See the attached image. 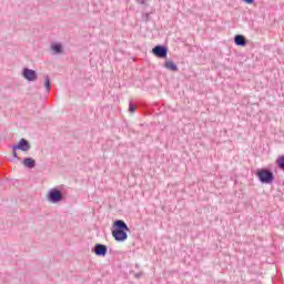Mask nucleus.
<instances>
[{
    "mask_svg": "<svg viewBox=\"0 0 284 284\" xmlns=\"http://www.w3.org/2000/svg\"><path fill=\"white\" fill-rule=\"evenodd\" d=\"M91 252L95 254V256L103 257L108 255V246L105 244L97 243Z\"/></svg>",
    "mask_w": 284,
    "mask_h": 284,
    "instance_id": "nucleus-5",
    "label": "nucleus"
},
{
    "mask_svg": "<svg viewBox=\"0 0 284 284\" xmlns=\"http://www.w3.org/2000/svg\"><path fill=\"white\" fill-rule=\"evenodd\" d=\"M128 232H130V227L123 220H116L113 222L112 236L114 241L118 243H124L128 241Z\"/></svg>",
    "mask_w": 284,
    "mask_h": 284,
    "instance_id": "nucleus-1",
    "label": "nucleus"
},
{
    "mask_svg": "<svg viewBox=\"0 0 284 284\" xmlns=\"http://www.w3.org/2000/svg\"><path fill=\"white\" fill-rule=\"evenodd\" d=\"M12 150H13V156L16 159H19V154H17V150H21V152H28V150H30V143H28L26 139H21L18 145H14Z\"/></svg>",
    "mask_w": 284,
    "mask_h": 284,
    "instance_id": "nucleus-4",
    "label": "nucleus"
},
{
    "mask_svg": "<svg viewBox=\"0 0 284 284\" xmlns=\"http://www.w3.org/2000/svg\"><path fill=\"white\" fill-rule=\"evenodd\" d=\"M22 74L27 81H37V71L32 69H24Z\"/></svg>",
    "mask_w": 284,
    "mask_h": 284,
    "instance_id": "nucleus-7",
    "label": "nucleus"
},
{
    "mask_svg": "<svg viewBox=\"0 0 284 284\" xmlns=\"http://www.w3.org/2000/svg\"><path fill=\"white\" fill-rule=\"evenodd\" d=\"M47 199L51 203H59V201H63V193H61V191H59L58 189H52L51 191H49Z\"/></svg>",
    "mask_w": 284,
    "mask_h": 284,
    "instance_id": "nucleus-3",
    "label": "nucleus"
},
{
    "mask_svg": "<svg viewBox=\"0 0 284 284\" xmlns=\"http://www.w3.org/2000/svg\"><path fill=\"white\" fill-rule=\"evenodd\" d=\"M245 3L252 4L254 3V0H245Z\"/></svg>",
    "mask_w": 284,
    "mask_h": 284,
    "instance_id": "nucleus-16",
    "label": "nucleus"
},
{
    "mask_svg": "<svg viewBox=\"0 0 284 284\" xmlns=\"http://www.w3.org/2000/svg\"><path fill=\"white\" fill-rule=\"evenodd\" d=\"M139 3H142L143 6H146L148 0H138Z\"/></svg>",
    "mask_w": 284,
    "mask_h": 284,
    "instance_id": "nucleus-14",
    "label": "nucleus"
},
{
    "mask_svg": "<svg viewBox=\"0 0 284 284\" xmlns=\"http://www.w3.org/2000/svg\"><path fill=\"white\" fill-rule=\"evenodd\" d=\"M164 68H166V70H171V72H176V70H179V67H176L172 60L165 61Z\"/></svg>",
    "mask_w": 284,
    "mask_h": 284,
    "instance_id": "nucleus-9",
    "label": "nucleus"
},
{
    "mask_svg": "<svg viewBox=\"0 0 284 284\" xmlns=\"http://www.w3.org/2000/svg\"><path fill=\"white\" fill-rule=\"evenodd\" d=\"M256 176L260 179L261 183H272V181H274V173L265 169L258 170Z\"/></svg>",
    "mask_w": 284,
    "mask_h": 284,
    "instance_id": "nucleus-2",
    "label": "nucleus"
},
{
    "mask_svg": "<svg viewBox=\"0 0 284 284\" xmlns=\"http://www.w3.org/2000/svg\"><path fill=\"white\" fill-rule=\"evenodd\" d=\"M234 41H235V45H242V47L247 45V40L242 34L235 36Z\"/></svg>",
    "mask_w": 284,
    "mask_h": 284,
    "instance_id": "nucleus-8",
    "label": "nucleus"
},
{
    "mask_svg": "<svg viewBox=\"0 0 284 284\" xmlns=\"http://www.w3.org/2000/svg\"><path fill=\"white\" fill-rule=\"evenodd\" d=\"M141 276H143V273L135 274V278H141Z\"/></svg>",
    "mask_w": 284,
    "mask_h": 284,
    "instance_id": "nucleus-15",
    "label": "nucleus"
},
{
    "mask_svg": "<svg viewBox=\"0 0 284 284\" xmlns=\"http://www.w3.org/2000/svg\"><path fill=\"white\" fill-rule=\"evenodd\" d=\"M153 54L159 59H165V57H168V49L165 47L156 45L153 48Z\"/></svg>",
    "mask_w": 284,
    "mask_h": 284,
    "instance_id": "nucleus-6",
    "label": "nucleus"
},
{
    "mask_svg": "<svg viewBox=\"0 0 284 284\" xmlns=\"http://www.w3.org/2000/svg\"><path fill=\"white\" fill-rule=\"evenodd\" d=\"M51 50H53V52H55L57 54H61V52H63V49L60 43L51 44Z\"/></svg>",
    "mask_w": 284,
    "mask_h": 284,
    "instance_id": "nucleus-10",
    "label": "nucleus"
},
{
    "mask_svg": "<svg viewBox=\"0 0 284 284\" xmlns=\"http://www.w3.org/2000/svg\"><path fill=\"white\" fill-rule=\"evenodd\" d=\"M129 110H130V112H135L136 106H134L133 104H131V105L129 106Z\"/></svg>",
    "mask_w": 284,
    "mask_h": 284,
    "instance_id": "nucleus-13",
    "label": "nucleus"
},
{
    "mask_svg": "<svg viewBox=\"0 0 284 284\" xmlns=\"http://www.w3.org/2000/svg\"><path fill=\"white\" fill-rule=\"evenodd\" d=\"M44 88L47 89V92H50L51 84H50V78L49 77L44 78Z\"/></svg>",
    "mask_w": 284,
    "mask_h": 284,
    "instance_id": "nucleus-12",
    "label": "nucleus"
},
{
    "mask_svg": "<svg viewBox=\"0 0 284 284\" xmlns=\"http://www.w3.org/2000/svg\"><path fill=\"white\" fill-rule=\"evenodd\" d=\"M34 164H36V162L32 159H24L23 160V166L24 168H34Z\"/></svg>",
    "mask_w": 284,
    "mask_h": 284,
    "instance_id": "nucleus-11",
    "label": "nucleus"
}]
</instances>
